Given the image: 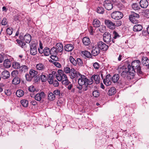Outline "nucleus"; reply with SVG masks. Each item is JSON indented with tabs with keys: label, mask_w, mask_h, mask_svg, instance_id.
I'll return each mask as SVG.
<instances>
[{
	"label": "nucleus",
	"mask_w": 149,
	"mask_h": 149,
	"mask_svg": "<svg viewBox=\"0 0 149 149\" xmlns=\"http://www.w3.org/2000/svg\"><path fill=\"white\" fill-rule=\"evenodd\" d=\"M34 80L35 82H38L40 80V76L38 75H36L34 77Z\"/></svg>",
	"instance_id": "obj_57"
},
{
	"label": "nucleus",
	"mask_w": 149,
	"mask_h": 149,
	"mask_svg": "<svg viewBox=\"0 0 149 149\" xmlns=\"http://www.w3.org/2000/svg\"><path fill=\"white\" fill-rule=\"evenodd\" d=\"M92 95L94 97H97L100 95V93L99 91L95 90L93 92Z\"/></svg>",
	"instance_id": "obj_43"
},
{
	"label": "nucleus",
	"mask_w": 149,
	"mask_h": 149,
	"mask_svg": "<svg viewBox=\"0 0 149 149\" xmlns=\"http://www.w3.org/2000/svg\"><path fill=\"white\" fill-rule=\"evenodd\" d=\"M20 82V78L18 77H17L14 78L12 80V83L14 84L17 85L19 84Z\"/></svg>",
	"instance_id": "obj_30"
},
{
	"label": "nucleus",
	"mask_w": 149,
	"mask_h": 149,
	"mask_svg": "<svg viewBox=\"0 0 149 149\" xmlns=\"http://www.w3.org/2000/svg\"><path fill=\"white\" fill-rule=\"evenodd\" d=\"M45 94L43 92H41L40 93L37 94L35 97L36 100L40 101L41 100L42 97H44Z\"/></svg>",
	"instance_id": "obj_15"
},
{
	"label": "nucleus",
	"mask_w": 149,
	"mask_h": 149,
	"mask_svg": "<svg viewBox=\"0 0 149 149\" xmlns=\"http://www.w3.org/2000/svg\"><path fill=\"white\" fill-rule=\"evenodd\" d=\"M119 78L120 77L119 74H115L111 77V80L113 83H115L118 81Z\"/></svg>",
	"instance_id": "obj_28"
},
{
	"label": "nucleus",
	"mask_w": 149,
	"mask_h": 149,
	"mask_svg": "<svg viewBox=\"0 0 149 149\" xmlns=\"http://www.w3.org/2000/svg\"><path fill=\"white\" fill-rule=\"evenodd\" d=\"M100 50L98 47H93L92 48L91 53L94 56H96L100 53Z\"/></svg>",
	"instance_id": "obj_13"
},
{
	"label": "nucleus",
	"mask_w": 149,
	"mask_h": 149,
	"mask_svg": "<svg viewBox=\"0 0 149 149\" xmlns=\"http://www.w3.org/2000/svg\"><path fill=\"white\" fill-rule=\"evenodd\" d=\"M139 17V15L134 13H133L129 16V19L132 22L136 24L137 22L138 19Z\"/></svg>",
	"instance_id": "obj_6"
},
{
	"label": "nucleus",
	"mask_w": 149,
	"mask_h": 149,
	"mask_svg": "<svg viewBox=\"0 0 149 149\" xmlns=\"http://www.w3.org/2000/svg\"><path fill=\"white\" fill-rule=\"evenodd\" d=\"M92 79H93L94 81L95 82L96 84H98L100 82V77L99 75L98 74L93 75L91 77Z\"/></svg>",
	"instance_id": "obj_17"
},
{
	"label": "nucleus",
	"mask_w": 149,
	"mask_h": 149,
	"mask_svg": "<svg viewBox=\"0 0 149 149\" xmlns=\"http://www.w3.org/2000/svg\"><path fill=\"white\" fill-rule=\"evenodd\" d=\"M142 26L140 24H136L133 27V30L135 32L140 31L142 29Z\"/></svg>",
	"instance_id": "obj_23"
},
{
	"label": "nucleus",
	"mask_w": 149,
	"mask_h": 149,
	"mask_svg": "<svg viewBox=\"0 0 149 149\" xmlns=\"http://www.w3.org/2000/svg\"><path fill=\"white\" fill-rule=\"evenodd\" d=\"M70 82L69 81L68 79L63 80L62 81V83L63 84L65 85H68L69 84Z\"/></svg>",
	"instance_id": "obj_49"
},
{
	"label": "nucleus",
	"mask_w": 149,
	"mask_h": 149,
	"mask_svg": "<svg viewBox=\"0 0 149 149\" xmlns=\"http://www.w3.org/2000/svg\"><path fill=\"white\" fill-rule=\"evenodd\" d=\"M35 90V88L33 86H31L29 88V91L31 92H34Z\"/></svg>",
	"instance_id": "obj_56"
},
{
	"label": "nucleus",
	"mask_w": 149,
	"mask_h": 149,
	"mask_svg": "<svg viewBox=\"0 0 149 149\" xmlns=\"http://www.w3.org/2000/svg\"><path fill=\"white\" fill-rule=\"evenodd\" d=\"M141 62L139 60L134 61H133L131 63L132 72H130V75L131 76L134 75V73L136 70L137 72L140 74H142L141 70V68L140 66Z\"/></svg>",
	"instance_id": "obj_1"
},
{
	"label": "nucleus",
	"mask_w": 149,
	"mask_h": 149,
	"mask_svg": "<svg viewBox=\"0 0 149 149\" xmlns=\"http://www.w3.org/2000/svg\"><path fill=\"white\" fill-rule=\"evenodd\" d=\"M64 72L66 74L70 73V68L68 67H65L64 69Z\"/></svg>",
	"instance_id": "obj_52"
},
{
	"label": "nucleus",
	"mask_w": 149,
	"mask_h": 149,
	"mask_svg": "<svg viewBox=\"0 0 149 149\" xmlns=\"http://www.w3.org/2000/svg\"><path fill=\"white\" fill-rule=\"evenodd\" d=\"M78 77V82L79 85L77 86V88L79 90H81L86 84V82H87L88 79L85 76L81 74Z\"/></svg>",
	"instance_id": "obj_3"
},
{
	"label": "nucleus",
	"mask_w": 149,
	"mask_h": 149,
	"mask_svg": "<svg viewBox=\"0 0 149 149\" xmlns=\"http://www.w3.org/2000/svg\"><path fill=\"white\" fill-rule=\"evenodd\" d=\"M62 72V70H58V75H56V78L59 81H61L62 80H63L68 79L66 75L63 73Z\"/></svg>",
	"instance_id": "obj_5"
},
{
	"label": "nucleus",
	"mask_w": 149,
	"mask_h": 149,
	"mask_svg": "<svg viewBox=\"0 0 149 149\" xmlns=\"http://www.w3.org/2000/svg\"><path fill=\"white\" fill-rule=\"evenodd\" d=\"M13 29L12 28H8L6 29V32L8 34L10 35L13 33Z\"/></svg>",
	"instance_id": "obj_54"
},
{
	"label": "nucleus",
	"mask_w": 149,
	"mask_h": 149,
	"mask_svg": "<svg viewBox=\"0 0 149 149\" xmlns=\"http://www.w3.org/2000/svg\"><path fill=\"white\" fill-rule=\"evenodd\" d=\"M103 6L105 8L108 10H110L113 8V4L109 0H106L104 1Z\"/></svg>",
	"instance_id": "obj_10"
},
{
	"label": "nucleus",
	"mask_w": 149,
	"mask_h": 149,
	"mask_svg": "<svg viewBox=\"0 0 149 149\" xmlns=\"http://www.w3.org/2000/svg\"><path fill=\"white\" fill-rule=\"evenodd\" d=\"M19 71L21 72H25L27 71L28 70V67L27 66L23 65L20 67Z\"/></svg>",
	"instance_id": "obj_32"
},
{
	"label": "nucleus",
	"mask_w": 149,
	"mask_h": 149,
	"mask_svg": "<svg viewBox=\"0 0 149 149\" xmlns=\"http://www.w3.org/2000/svg\"><path fill=\"white\" fill-rule=\"evenodd\" d=\"M93 65L94 68L96 69H98L100 67L99 64L97 62L94 63Z\"/></svg>",
	"instance_id": "obj_58"
},
{
	"label": "nucleus",
	"mask_w": 149,
	"mask_h": 149,
	"mask_svg": "<svg viewBox=\"0 0 149 149\" xmlns=\"http://www.w3.org/2000/svg\"><path fill=\"white\" fill-rule=\"evenodd\" d=\"M97 45L100 49L103 51H107L109 47L108 45L102 41H100L97 42Z\"/></svg>",
	"instance_id": "obj_9"
},
{
	"label": "nucleus",
	"mask_w": 149,
	"mask_h": 149,
	"mask_svg": "<svg viewBox=\"0 0 149 149\" xmlns=\"http://www.w3.org/2000/svg\"><path fill=\"white\" fill-rule=\"evenodd\" d=\"M7 22L6 19L5 18H3L1 22V24L3 25H6L7 24Z\"/></svg>",
	"instance_id": "obj_61"
},
{
	"label": "nucleus",
	"mask_w": 149,
	"mask_h": 149,
	"mask_svg": "<svg viewBox=\"0 0 149 149\" xmlns=\"http://www.w3.org/2000/svg\"><path fill=\"white\" fill-rule=\"evenodd\" d=\"M18 72L17 70H14L11 73V76L15 78L18 77Z\"/></svg>",
	"instance_id": "obj_42"
},
{
	"label": "nucleus",
	"mask_w": 149,
	"mask_h": 149,
	"mask_svg": "<svg viewBox=\"0 0 149 149\" xmlns=\"http://www.w3.org/2000/svg\"><path fill=\"white\" fill-rule=\"evenodd\" d=\"M30 52L31 55H35L37 53L36 45L35 43H31L30 44Z\"/></svg>",
	"instance_id": "obj_8"
},
{
	"label": "nucleus",
	"mask_w": 149,
	"mask_h": 149,
	"mask_svg": "<svg viewBox=\"0 0 149 149\" xmlns=\"http://www.w3.org/2000/svg\"><path fill=\"white\" fill-rule=\"evenodd\" d=\"M20 46L22 48H23L24 50L25 51L26 50L27 46L24 42H22Z\"/></svg>",
	"instance_id": "obj_51"
},
{
	"label": "nucleus",
	"mask_w": 149,
	"mask_h": 149,
	"mask_svg": "<svg viewBox=\"0 0 149 149\" xmlns=\"http://www.w3.org/2000/svg\"><path fill=\"white\" fill-rule=\"evenodd\" d=\"M43 53L44 55L45 56H48L50 54H51L50 50L47 47H46L44 48L43 50Z\"/></svg>",
	"instance_id": "obj_31"
},
{
	"label": "nucleus",
	"mask_w": 149,
	"mask_h": 149,
	"mask_svg": "<svg viewBox=\"0 0 149 149\" xmlns=\"http://www.w3.org/2000/svg\"><path fill=\"white\" fill-rule=\"evenodd\" d=\"M145 13L146 17L147 18L149 17V10H146L145 12Z\"/></svg>",
	"instance_id": "obj_64"
},
{
	"label": "nucleus",
	"mask_w": 149,
	"mask_h": 149,
	"mask_svg": "<svg viewBox=\"0 0 149 149\" xmlns=\"http://www.w3.org/2000/svg\"><path fill=\"white\" fill-rule=\"evenodd\" d=\"M140 6L143 8H146L148 5V1L147 0H141L139 2Z\"/></svg>",
	"instance_id": "obj_16"
},
{
	"label": "nucleus",
	"mask_w": 149,
	"mask_h": 149,
	"mask_svg": "<svg viewBox=\"0 0 149 149\" xmlns=\"http://www.w3.org/2000/svg\"><path fill=\"white\" fill-rule=\"evenodd\" d=\"M103 39L106 43H109L111 40V34L109 32H105L103 35Z\"/></svg>",
	"instance_id": "obj_7"
},
{
	"label": "nucleus",
	"mask_w": 149,
	"mask_h": 149,
	"mask_svg": "<svg viewBox=\"0 0 149 149\" xmlns=\"http://www.w3.org/2000/svg\"><path fill=\"white\" fill-rule=\"evenodd\" d=\"M17 97H22L24 95V92L22 90H19L17 91L16 93Z\"/></svg>",
	"instance_id": "obj_34"
},
{
	"label": "nucleus",
	"mask_w": 149,
	"mask_h": 149,
	"mask_svg": "<svg viewBox=\"0 0 149 149\" xmlns=\"http://www.w3.org/2000/svg\"><path fill=\"white\" fill-rule=\"evenodd\" d=\"M53 85L54 86H58L59 85V83L56 80H54L53 81V83H52Z\"/></svg>",
	"instance_id": "obj_63"
},
{
	"label": "nucleus",
	"mask_w": 149,
	"mask_h": 149,
	"mask_svg": "<svg viewBox=\"0 0 149 149\" xmlns=\"http://www.w3.org/2000/svg\"><path fill=\"white\" fill-rule=\"evenodd\" d=\"M57 55H52L51 56V58L54 61H56L58 60V57L56 56Z\"/></svg>",
	"instance_id": "obj_55"
},
{
	"label": "nucleus",
	"mask_w": 149,
	"mask_h": 149,
	"mask_svg": "<svg viewBox=\"0 0 149 149\" xmlns=\"http://www.w3.org/2000/svg\"><path fill=\"white\" fill-rule=\"evenodd\" d=\"M74 49V47L73 45L71 44H69L66 45L64 46V49L65 51L67 52L72 51Z\"/></svg>",
	"instance_id": "obj_22"
},
{
	"label": "nucleus",
	"mask_w": 149,
	"mask_h": 149,
	"mask_svg": "<svg viewBox=\"0 0 149 149\" xmlns=\"http://www.w3.org/2000/svg\"><path fill=\"white\" fill-rule=\"evenodd\" d=\"M29 73L30 75H31V77L33 78L37 75L38 72L34 70L31 69L29 71Z\"/></svg>",
	"instance_id": "obj_29"
},
{
	"label": "nucleus",
	"mask_w": 149,
	"mask_h": 149,
	"mask_svg": "<svg viewBox=\"0 0 149 149\" xmlns=\"http://www.w3.org/2000/svg\"><path fill=\"white\" fill-rule=\"evenodd\" d=\"M36 70H43L45 69V66L44 65L41 63L36 64Z\"/></svg>",
	"instance_id": "obj_20"
},
{
	"label": "nucleus",
	"mask_w": 149,
	"mask_h": 149,
	"mask_svg": "<svg viewBox=\"0 0 149 149\" xmlns=\"http://www.w3.org/2000/svg\"><path fill=\"white\" fill-rule=\"evenodd\" d=\"M53 93L55 95L60 96V91L58 89L54 91Z\"/></svg>",
	"instance_id": "obj_53"
},
{
	"label": "nucleus",
	"mask_w": 149,
	"mask_h": 149,
	"mask_svg": "<svg viewBox=\"0 0 149 149\" xmlns=\"http://www.w3.org/2000/svg\"><path fill=\"white\" fill-rule=\"evenodd\" d=\"M116 93L115 88L113 87L109 89L108 92V94L109 96H111L114 94Z\"/></svg>",
	"instance_id": "obj_38"
},
{
	"label": "nucleus",
	"mask_w": 149,
	"mask_h": 149,
	"mask_svg": "<svg viewBox=\"0 0 149 149\" xmlns=\"http://www.w3.org/2000/svg\"><path fill=\"white\" fill-rule=\"evenodd\" d=\"M82 42L83 44L86 46L88 45L91 42L89 38L87 37H85L83 39Z\"/></svg>",
	"instance_id": "obj_26"
},
{
	"label": "nucleus",
	"mask_w": 149,
	"mask_h": 149,
	"mask_svg": "<svg viewBox=\"0 0 149 149\" xmlns=\"http://www.w3.org/2000/svg\"><path fill=\"white\" fill-rule=\"evenodd\" d=\"M25 77L26 79L28 81H31L33 78L32 77H31V75L30 74H26L25 75Z\"/></svg>",
	"instance_id": "obj_46"
},
{
	"label": "nucleus",
	"mask_w": 149,
	"mask_h": 149,
	"mask_svg": "<svg viewBox=\"0 0 149 149\" xmlns=\"http://www.w3.org/2000/svg\"><path fill=\"white\" fill-rule=\"evenodd\" d=\"M111 75L108 74L105 77V79L103 80V82L104 84L106 86H109L111 85Z\"/></svg>",
	"instance_id": "obj_12"
},
{
	"label": "nucleus",
	"mask_w": 149,
	"mask_h": 149,
	"mask_svg": "<svg viewBox=\"0 0 149 149\" xmlns=\"http://www.w3.org/2000/svg\"><path fill=\"white\" fill-rule=\"evenodd\" d=\"M31 36L29 34H26L24 36V39L26 42L29 43L31 40Z\"/></svg>",
	"instance_id": "obj_25"
},
{
	"label": "nucleus",
	"mask_w": 149,
	"mask_h": 149,
	"mask_svg": "<svg viewBox=\"0 0 149 149\" xmlns=\"http://www.w3.org/2000/svg\"><path fill=\"white\" fill-rule=\"evenodd\" d=\"M106 27L104 26H101L99 29V31L102 33H104L106 31Z\"/></svg>",
	"instance_id": "obj_47"
},
{
	"label": "nucleus",
	"mask_w": 149,
	"mask_h": 149,
	"mask_svg": "<svg viewBox=\"0 0 149 149\" xmlns=\"http://www.w3.org/2000/svg\"><path fill=\"white\" fill-rule=\"evenodd\" d=\"M40 79L42 82H45L47 80V78L45 75L41 74Z\"/></svg>",
	"instance_id": "obj_48"
},
{
	"label": "nucleus",
	"mask_w": 149,
	"mask_h": 149,
	"mask_svg": "<svg viewBox=\"0 0 149 149\" xmlns=\"http://www.w3.org/2000/svg\"><path fill=\"white\" fill-rule=\"evenodd\" d=\"M81 74L79 72H70L69 74V76L70 78L72 79L74 78H78L79 77Z\"/></svg>",
	"instance_id": "obj_21"
},
{
	"label": "nucleus",
	"mask_w": 149,
	"mask_h": 149,
	"mask_svg": "<svg viewBox=\"0 0 149 149\" xmlns=\"http://www.w3.org/2000/svg\"><path fill=\"white\" fill-rule=\"evenodd\" d=\"M93 81L92 79V78L90 80L88 79L87 82H86V84H87V85H91L93 84Z\"/></svg>",
	"instance_id": "obj_59"
},
{
	"label": "nucleus",
	"mask_w": 149,
	"mask_h": 149,
	"mask_svg": "<svg viewBox=\"0 0 149 149\" xmlns=\"http://www.w3.org/2000/svg\"><path fill=\"white\" fill-rule=\"evenodd\" d=\"M113 38L115 39L117 38V37H119V35L118 34V33L115 31H114L113 32Z\"/></svg>",
	"instance_id": "obj_60"
},
{
	"label": "nucleus",
	"mask_w": 149,
	"mask_h": 149,
	"mask_svg": "<svg viewBox=\"0 0 149 149\" xmlns=\"http://www.w3.org/2000/svg\"><path fill=\"white\" fill-rule=\"evenodd\" d=\"M123 13L118 11H115L112 13L111 16V18L115 20H119L121 19L123 17Z\"/></svg>",
	"instance_id": "obj_4"
},
{
	"label": "nucleus",
	"mask_w": 149,
	"mask_h": 149,
	"mask_svg": "<svg viewBox=\"0 0 149 149\" xmlns=\"http://www.w3.org/2000/svg\"><path fill=\"white\" fill-rule=\"evenodd\" d=\"M141 62L143 65L147 66L149 64V60L146 57L143 56L142 58Z\"/></svg>",
	"instance_id": "obj_18"
},
{
	"label": "nucleus",
	"mask_w": 149,
	"mask_h": 149,
	"mask_svg": "<svg viewBox=\"0 0 149 149\" xmlns=\"http://www.w3.org/2000/svg\"><path fill=\"white\" fill-rule=\"evenodd\" d=\"M76 61L78 65H81L83 63L82 61L80 58H77Z\"/></svg>",
	"instance_id": "obj_62"
},
{
	"label": "nucleus",
	"mask_w": 149,
	"mask_h": 149,
	"mask_svg": "<svg viewBox=\"0 0 149 149\" xmlns=\"http://www.w3.org/2000/svg\"><path fill=\"white\" fill-rule=\"evenodd\" d=\"M21 103L23 106L26 107L28 104V101L26 100H23L21 101Z\"/></svg>",
	"instance_id": "obj_40"
},
{
	"label": "nucleus",
	"mask_w": 149,
	"mask_h": 149,
	"mask_svg": "<svg viewBox=\"0 0 149 149\" xmlns=\"http://www.w3.org/2000/svg\"><path fill=\"white\" fill-rule=\"evenodd\" d=\"M69 60L70 62L74 65H76L77 64L76 61L72 56H70L69 58Z\"/></svg>",
	"instance_id": "obj_41"
},
{
	"label": "nucleus",
	"mask_w": 149,
	"mask_h": 149,
	"mask_svg": "<svg viewBox=\"0 0 149 149\" xmlns=\"http://www.w3.org/2000/svg\"><path fill=\"white\" fill-rule=\"evenodd\" d=\"M83 54L87 58H91L92 56L91 53L87 51H85L82 52Z\"/></svg>",
	"instance_id": "obj_39"
},
{
	"label": "nucleus",
	"mask_w": 149,
	"mask_h": 149,
	"mask_svg": "<svg viewBox=\"0 0 149 149\" xmlns=\"http://www.w3.org/2000/svg\"><path fill=\"white\" fill-rule=\"evenodd\" d=\"M52 61V62L56 67L60 68L61 67V65L58 62L54 61Z\"/></svg>",
	"instance_id": "obj_50"
},
{
	"label": "nucleus",
	"mask_w": 149,
	"mask_h": 149,
	"mask_svg": "<svg viewBox=\"0 0 149 149\" xmlns=\"http://www.w3.org/2000/svg\"><path fill=\"white\" fill-rule=\"evenodd\" d=\"M51 55H57L58 52H57V50L54 47H53L50 50Z\"/></svg>",
	"instance_id": "obj_35"
},
{
	"label": "nucleus",
	"mask_w": 149,
	"mask_h": 149,
	"mask_svg": "<svg viewBox=\"0 0 149 149\" xmlns=\"http://www.w3.org/2000/svg\"><path fill=\"white\" fill-rule=\"evenodd\" d=\"M10 76V72L7 70L3 71L1 74V77L3 79H7Z\"/></svg>",
	"instance_id": "obj_14"
},
{
	"label": "nucleus",
	"mask_w": 149,
	"mask_h": 149,
	"mask_svg": "<svg viewBox=\"0 0 149 149\" xmlns=\"http://www.w3.org/2000/svg\"><path fill=\"white\" fill-rule=\"evenodd\" d=\"M122 69L123 70L121 73V76L123 77H126L128 79H130L133 78L134 75L131 76L130 72H132L131 70V65H128L127 68H125V67H123Z\"/></svg>",
	"instance_id": "obj_2"
},
{
	"label": "nucleus",
	"mask_w": 149,
	"mask_h": 149,
	"mask_svg": "<svg viewBox=\"0 0 149 149\" xmlns=\"http://www.w3.org/2000/svg\"><path fill=\"white\" fill-rule=\"evenodd\" d=\"M54 78V75L52 74H49L47 80L49 84H52L53 83Z\"/></svg>",
	"instance_id": "obj_36"
},
{
	"label": "nucleus",
	"mask_w": 149,
	"mask_h": 149,
	"mask_svg": "<svg viewBox=\"0 0 149 149\" xmlns=\"http://www.w3.org/2000/svg\"><path fill=\"white\" fill-rule=\"evenodd\" d=\"M55 48L58 52H61L63 50V45L61 43H57L56 45Z\"/></svg>",
	"instance_id": "obj_19"
},
{
	"label": "nucleus",
	"mask_w": 149,
	"mask_h": 149,
	"mask_svg": "<svg viewBox=\"0 0 149 149\" xmlns=\"http://www.w3.org/2000/svg\"><path fill=\"white\" fill-rule=\"evenodd\" d=\"M55 95L52 92L49 93L48 95V99L50 101H53L55 99Z\"/></svg>",
	"instance_id": "obj_27"
},
{
	"label": "nucleus",
	"mask_w": 149,
	"mask_h": 149,
	"mask_svg": "<svg viewBox=\"0 0 149 149\" xmlns=\"http://www.w3.org/2000/svg\"><path fill=\"white\" fill-rule=\"evenodd\" d=\"M12 65L13 67L15 69L20 68V64L19 63L16 62H13Z\"/></svg>",
	"instance_id": "obj_37"
},
{
	"label": "nucleus",
	"mask_w": 149,
	"mask_h": 149,
	"mask_svg": "<svg viewBox=\"0 0 149 149\" xmlns=\"http://www.w3.org/2000/svg\"><path fill=\"white\" fill-rule=\"evenodd\" d=\"M93 24L95 27H99L100 25V23L98 20L95 19L93 22Z\"/></svg>",
	"instance_id": "obj_33"
},
{
	"label": "nucleus",
	"mask_w": 149,
	"mask_h": 149,
	"mask_svg": "<svg viewBox=\"0 0 149 149\" xmlns=\"http://www.w3.org/2000/svg\"><path fill=\"white\" fill-rule=\"evenodd\" d=\"M3 64L4 67L7 68H8L10 67L11 63L9 59H7L4 61Z\"/></svg>",
	"instance_id": "obj_24"
},
{
	"label": "nucleus",
	"mask_w": 149,
	"mask_h": 149,
	"mask_svg": "<svg viewBox=\"0 0 149 149\" xmlns=\"http://www.w3.org/2000/svg\"><path fill=\"white\" fill-rule=\"evenodd\" d=\"M132 8L136 10H138L140 9L138 5L136 3H134L132 5Z\"/></svg>",
	"instance_id": "obj_45"
},
{
	"label": "nucleus",
	"mask_w": 149,
	"mask_h": 149,
	"mask_svg": "<svg viewBox=\"0 0 149 149\" xmlns=\"http://www.w3.org/2000/svg\"><path fill=\"white\" fill-rule=\"evenodd\" d=\"M104 22L107 27L110 29H113L115 28V24L111 21L109 20L106 19L105 20Z\"/></svg>",
	"instance_id": "obj_11"
},
{
	"label": "nucleus",
	"mask_w": 149,
	"mask_h": 149,
	"mask_svg": "<svg viewBox=\"0 0 149 149\" xmlns=\"http://www.w3.org/2000/svg\"><path fill=\"white\" fill-rule=\"evenodd\" d=\"M104 9L102 7H98L97 9V12L100 14H103L104 12Z\"/></svg>",
	"instance_id": "obj_44"
}]
</instances>
